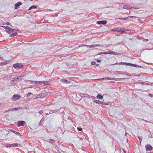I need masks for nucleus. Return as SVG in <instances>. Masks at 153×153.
Masks as SVG:
<instances>
[{"mask_svg": "<svg viewBox=\"0 0 153 153\" xmlns=\"http://www.w3.org/2000/svg\"><path fill=\"white\" fill-rule=\"evenodd\" d=\"M119 65H126L130 66L132 67H134L136 68H141V67L140 66H139V65H136L134 64H133L132 63H126V62H121L119 64Z\"/></svg>", "mask_w": 153, "mask_h": 153, "instance_id": "f257e3e1", "label": "nucleus"}, {"mask_svg": "<svg viewBox=\"0 0 153 153\" xmlns=\"http://www.w3.org/2000/svg\"><path fill=\"white\" fill-rule=\"evenodd\" d=\"M117 32H120L121 33H125L126 29L123 28L118 27L117 28Z\"/></svg>", "mask_w": 153, "mask_h": 153, "instance_id": "f03ea898", "label": "nucleus"}, {"mask_svg": "<svg viewBox=\"0 0 153 153\" xmlns=\"http://www.w3.org/2000/svg\"><path fill=\"white\" fill-rule=\"evenodd\" d=\"M122 78H111V77H107V78H102V80H104V79H107L108 80H120Z\"/></svg>", "mask_w": 153, "mask_h": 153, "instance_id": "7ed1b4c3", "label": "nucleus"}, {"mask_svg": "<svg viewBox=\"0 0 153 153\" xmlns=\"http://www.w3.org/2000/svg\"><path fill=\"white\" fill-rule=\"evenodd\" d=\"M21 97L20 95L19 94H15L13 96L12 98L14 101H15L20 98Z\"/></svg>", "mask_w": 153, "mask_h": 153, "instance_id": "20e7f679", "label": "nucleus"}, {"mask_svg": "<svg viewBox=\"0 0 153 153\" xmlns=\"http://www.w3.org/2000/svg\"><path fill=\"white\" fill-rule=\"evenodd\" d=\"M121 7H123V8L124 9H130L132 8V7L129 6V5L127 4H122L121 5Z\"/></svg>", "mask_w": 153, "mask_h": 153, "instance_id": "39448f33", "label": "nucleus"}, {"mask_svg": "<svg viewBox=\"0 0 153 153\" xmlns=\"http://www.w3.org/2000/svg\"><path fill=\"white\" fill-rule=\"evenodd\" d=\"M146 149V150L151 151L153 147L152 146L149 144L146 145L145 146Z\"/></svg>", "mask_w": 153, "mask_h": 153, "instance_id": "423d86ee", "label": "nucleus"}, {"mask_svg": "<svg viewBox=\"0 0 153 153\" xmlns=\"http://www.w3.org/2000/svg\"><path fill=\"white\" fill-rule=\"evenodd\" d=\"M107 23V21H99L97 22V24L99 25H105Z\"/></svg>", "mask_w": 153, "mask_h": 153, "instance_id": "0eeeda50", "label": "nucleus"}, {"mask_svg": "<svg viewBox=\"0 0 153 153\" xmlns=\"http://www.w3.org/2000/svg\"><path fill=\"white\" fill-rule=\"evenodd\" d=\"M25 123V122L24 121H20L18 123V125L19 126H24V124Z\"/></svg>", "mask_w": 153, "mask_h": 153, "instance_id": "6e6552de", "label": "nucleus"}, {"mask_svg": "<svg viewBox=\"0 0 153 153\" xmlns=\"http://www.w3.org/2000/svg\"><path fill=\"white\" fill-rule=\"evenodd\" d=\"M80 96L81 97H88V98H91V96H90L89 95L87 94H80Z\"/></svg>", "mask_w": 153, "mask_h": 153, "instance_id": "1a4fd4ad", "label": "nucleus"}, {"mask_svg": "<svg viewBox=\"0 0 153 153\" xmlns=\"http://www.w3.org/2000/svg\"><path fill=\"white\" fill-rule=\"evenodd\" d=\"M22 3L21 2H19L17 3L15 5V9H17L18 7H19L20 5H22Z\"/></svg>", "mask_w": 153, "mask_h": 153, "instance_id": "9d476101", "label": "nucleus"}, {"mask_svg": "<svg viewBox=\"0 0 153 153\" xmlns=\"http://www.w3.org/2000/svg\"><path fill=\"white\" fill-rule=\"evenodd\" d=\"M45 94L44 93H42L38 95L36 97L37 98H42L44 97L45 96Z\"/></svg>", "mask_w": 153, "mask_h": 153, "instance_id": "9b49d317", "label": "nucleus"}, {"mask_svg": "<svg viewBox=\"0 0 153 153\" xmlns=\"http://www.w3.org/2000/svg\"><path fill=\"white\" fill-rule=\"evenodd\" d=\"M30 82L31 83H33V84H39L41 85H42V84L41 83L42 82H39V81H30Z\"/></svg>", "mask_w": 153, "mask_h": 153, "instance_id": "f8f14e48", "label": "nucleus"}, {"mask_svg": "<svg viewBox=\"0 0 153 153\" xmlns=\"http://www.w3.org/2000/svg\"><path fill=\"white\" fill-rule=\"evenodd\" d=\"M15 30L12 29L10 27V28H9L8 30H7V31L8 33L10 34V33L11 32L14 31Z\"/></svg>", "mask_w": 153, "mask_h": 153, "instance_id": "ddd939ff", "label": "nucleus"}, {"mask_svg": "<svg viewBox=\"0 0 153 153\" xmlns=\"http://www.w3.org/2000/svg\"><path fill=\"white\" fill-rule=\"evenodd\" d=\"M98 46H102L101 45H91L89 46V48H94Z\"/></svg>", "mask_w": 153, "mask_h": 153, "instance_id": "4468645a", "label": "nucleus"}, {"mask_svg": "<svg viewBox=\"0 0 153 153\" xmlns=\"http://www.w3.org/2000/svg\"><path fill=\"white\" fill-rule=\"evenodd\" d=\"M60 81L64 83H69L70 82V81L66 79H61Z\"/></svg>", "mask_w": 153, "mask_h": 153, "instance_id": "2eb2a0df", "label": "nucleus"}, {"mask_svg": "<svg viewBox=\"0 0 153 153\" xmlns=\"http://www.w3.org/2000/svg\"><path fill=\"white\" fill-rule=\"evenodd\" d=\"M39 82H42L41 83L42 84L43 83V85H47L49 84V82L47 81H39Z\"/></svg>", "mask_w": 153, "mask_h": 153, "instance_id": "dca6fc26", "label": "nucleus"}, {"mask_svg": "<svg viewBox=\"0 0 153 153\" xmlns=\"http://www.w3.org/2000/svg\"><path fill=\"white\" fill-rule=\"evenodd\" d=\"M94 102L97 104H102V102L100 101L99 100H94Z\"/></svg>", "mask_w": 153, "mask_h": 153, "instance_id": "f3484780", "label": "nucleus"}, {"mask_svg": "<svg viewBox=\"0 0 153 153\" xmlns=\"http://www.w3.org/2000/svg\"><path fill=\"white\" fill-rule=\"evenodd\" d=\"M38 6L35 5H32L28 9V10H31L33 9L36 8Z\"/></svg>", "mask_w": 153, "mask_h": 153, "instance_id": "a211bd4d", "label": "nucleus"}, {"mask_svg": "<svg viewBox=\"0 0 153 153\" xmlns=\"http://www.w3.org/2000/svg\"><path fill=\"white\" fill-rule=\"evenodd\" d=\"M13 66L15 68H19V63L15 64L13 65Z\"/></svg>", "mask_w": 153, "mask_h": 153, "instance_id": "6ab92c4d", "label": "nucleus"}, {"mask_svg": "<svg viewBox=\"0 0 153 153\" xmlns=\"http://www.w3.org/2000/svg\"><path fill=\"white\" fill-rule=\"evenodd\" d=\"M11 145H12V147H18L20 146V144L17 143H14L13 144H11Z\"/></svg>", "mask_w": 153, "mask_h": 153, "instance_id": "aec40b11", "label": "nucleus"}, {"mask_svg": "<svg viewBox=\"0 0 153 153\" xmlns=\"http://www.w3.org/2000/svg\"><path fill=\"white\" fill-rule=\"evenodd\" d=\"M97 97L99 99H102L103 98V97L102 96H101L100 94H98L97 96Z\"/></svg>", "mask_w": 153, "mask_h": 153, "instance_id": "412c9836", "label": "nucleus"}, {"mask_svg": "<svg viewBox=\"0 0 153 153\" xmlns=\"http://www.w3.org/2000/svg\"><path fill=\"white\" fill-rule=\"evenodd\" d=\"M17 33L16 32H15L14 33H13L10 35V36L13 37L14 36H16L17 35Z\"/></svg>", "mask_w": 153, "mask_h": 153, "instance_id": "4be33fe9", "label": "nucleus"}, {"mask_svg": "<svg viewBox=\"0 0 153 153\" xmlns=\"http://www.w3.org/2000/svg\"><path fill=\"white\" fill-rule=\"evenodd\" d=\"M112 51H108V52H104V53L105 54H112L113 53H112Z\"/></svg>", "mask_w": 153, "mask_h": 153, "instance_id": "5701e85b", "label": "nucleus"}, {"mask_svg": "<svg viewBox=\"0 0 153 153\" xmlns=\"http://www.w3.org/2000/svg\"><path fill=\"white\" fill-rule=\"evenodd\" d=\"M15 134H16V135H20V134L19 132H17V131H12Z\"/></svg>", "mask_w": 153, "mask_h": 153, "instance_id": "b1692460", "label": "nucleus"}, {"mask_svg": "<svg viewBox=\"0 0 153 153\" xmlns=\"http://www.w3.org/2000/svg\"><path fill=\"white\" fill-rule=\"evenodd\" d=\"M56 111L55 110H51L50 111L49 114H52L53 113L55 112Z\"/></svg>", "mask_w": 153, "mask_h": 153, "instance_id": "393cba45", "label": "nucleus"}, {"mask_svg": "<svg viewBox=\"0 0 153 153\" xmlns=\"http://www.w3.org/2000/svg\"><path fill=\"white\" fill-rule=\"evenodd\" d=\"M137 84H140L142 85H144L145 84V82H139L137 83Z\"/></svg>", "mask_w": 153, "mask_h": 153, "instance_id": "a878e982", "label": "nucleus"}, {"mask_svg": "<svg viewBox=\"0 0 153 153\" xmlns=\"http://www.w3.org/2000/svg\"><path fill=\"white\" fill-rule=\"evenodd\" d=\"M53 140L51 139L50 140V141H48V142L51 143L52 144H53Z\"/></svg>", "mask_w": 153, "mask_h": 153, "instance_id": "bb28decb", "label": "nucleus"}, {"mask_svg": "<svg viewBox=\"0 0 153 153\" xmlns=\"http://www.w3.org/2000/svg\"><path fill=\"white\" fill-rule=\"evenodd\" d=\"M138 137L139 139L140 143H141L142 140V137H140L139 136H138Z\"/></svg>", "mask_w": 153, "mask_h": 153, "instance_id": "cd10ccee", "label": "nucleus"}, {"mask_svg": "<svg viewBox=\"0 0 153 153\" xmlns=\"http://www.w3.org/2000/svg\"><path fill=\"white\" fill-rule=\"evenodd\" d=\"M22 77H23L22 76H19L17 77V78H18V80H20L22 78Z\"/></svg>", "mask_w": 153, "mask_h": 153, "instance_id": "c85d7f7f", "label": "nucleus"}, {"mask_svg": "<svg viewBox=\"0 0 153 153\" xmlns=\"http://www.w3.org/2000/svg\"><path fill=\"white\" fill-rule=\"evenodd\" d=\"M0 65H6V63H4V62H2L1 63Z\"/></svg>", "mask_w": 153, "mask_h": 153, "instance_id": "c756f323", "label": "nucleus"}, {"mask_svg": "<svg viewBox=\"0 0 153 153\" xmlns=\"http://www.w3.org/2000/svg\"><path fill=\"white\" fill-rule=\"evenodd\" d=\"M119 19L121 20H126V18H119Z\"/></svg>", "mask_w": 153, "mask_h": 153, "instance_id": "7c9ffc66", "label": "nucleus"}, {"mask_svg": "<svg viewBox=\"0 0 153 153\" xmlns=\"http://www.w3.org/2000/svg\"><path fill=\"white\" fill-rule=\"evenodd\" d=\"M31 94H32V93H30V92H28V93L27 94H26V95L27 96H30Z\"/></svg>", "mask_w": 153, "mask_h": 153, "instance_id": "2f4dec72", "label": "nucleus"}, {"mask_svg": "<svg viewBox=\"0 0 153 153\" xmlns=\"http://www.w3.org/2000/svg\"><path fill=\"white\" fill-rule=\"evenodd\" d=\"M2 27H3L4 28L7 29V30H8L9 29V28H10V27H8V26H6V27H5V26H2Z\"/></svg>", "mask_w": 153, "mask_h": 153, "instance_id": "473e14b6", "label": "nucleus"}, {"mask_svg": "<svg viewBox=\"0 0 153 153\" xmlns=\"http://www.w3.org/2000/svg\"><path fill=\"white\" fill-rule=\"evenodd\" d=\"M77 129L79 131H81L82 130V128L79 127H77Z\"/></svg>", "mask_w": 153, "mask_h": 153, "instance_id": "72a5a7b5", "label": "nucleus"}, {"mask_svg": "<svg viewBox=\"0 0 153 153\" xmlns=\"http://www.w3.org/2000/svg\"><path fill=\"white\" fill-rule=\"evenodd\" d=\"M24 68V66L23 65H19V68Z\"/></svg>", "mask_w": 153, "mask_h": 153, "instance_id": "f704fd0d", "label": "nucleus"}, {"mask_svg": "<svg viewBox=\"0 0 153 153\" xmlns=\"http://www.w3.org/2000/svg\"><path fill=\"white\" fill-rule=\"evenodd\" d=\"M96 64V62L95 61H93L91 62V64L92 65H94Z\"/></svg>", "mask_w": 153, "mask_h": 153, "instance_id": "c9c22d12", "label": "nucleus"}, {"mask_svg": "<svg viewBox=\"0 0 153 153\" xmlns=\"http://www.w3.org/2000/svg\"><path fill=\"white\" fill-rule=\"evenodd\" d=\"M121 72H120V71H116L115 72V74H116V73H117L119 74H120V73H121Z\"/></svg>", "mask_w": 153, "mask_h": 153, "instance_id": "e433bc0d", "label": "nucleus"}, {"mask_svg": "<svg viewBox=\"0 0 153 153\" xmlns=\"http://www.w3.org/2000/svg\"><path fill=\"white\" fill-rule=\"evenodd\" d=\"M126 20L129 19H131V16H128L127 17H126Z\"/></svg>", "mask_w": 153, "mask_h": 153, "instance_id": "4c0bfd02", "label": "nucleus"}, {"mask_svg": "<svg viewBox=\"0 0 153 153\" xmlns=\"http://www.w3.org/2000/svg\"><path fill=\"white\" fill-rule=\"evenodd\" d=\"M117 28L113 29L112 30V31H117Z\"/></svg>", "mask_w": 153, "mask_h": 153, "instance_id": "58836bf2", "label": "nucleus"}, {"mask_svg": "<svg viewBox=\"0 0 153 153\" xmlns=\"http://www.w3.org/2000/svg\"><path fill=\"white\" fill-rule=\"evenodd\" d=\"M102 105H107L108 104L106 102H102Z\"/></svg>", "mask_w": 153, "mask_h": 153, "instance_id": "ea45409f", "label": "nucleus"}, {"mask_svg": "<svg viewBox=\"0 0 153 153\" xmlns=\"http://www.w3.org/2000/svg\"><path fill=\"white\" fill-rule=\"evenodd\" d=\"M13 109H9V110H8L7 111V110H5V111H13Z\"/></svg>", "mask_w": 153, "mask_h": 153, "instance_id": "a19ab883", "label": "nucleus"}, {"mask_svg": "<svg viewBox=\"0 0 153 153\" xmlns=\"http://www.w3.org/2000/svg\"><path fill=\"white\" fill-rule=\"evenodd\" d=\"M112 53H113L112 54H115V55H116L117 54V53L115 52H113V51H112Z\"/></svg>", "mask_w": 153, "mask_h": 153, "instance_id": "79ce46f5", "label": "nucleus"}, {"mask_svg": "<svg viewBox=\"0 0 153 153\" xmlns=\"http://www.w3.org/2000/svg\"><path fill=\"white\" fill-rule=\"evenodd\" d=\"M13 110H16L18 109V108H15L13 109Z\"/></svg>", "mask_w": 153, "mask_h": 153, "instance_id": "37998d69", "label": "nucleus"}, {"mask_svg": "<svg viewBox=\"0 0 153 153\" xmlns=\"http://www.w3.org/2000/svg\"><path fill=\"white\" fill-rule=\"evenodd\" d=\"M91 96V97L92 99H94L96 98V97H94V96Z\"/></svg>", "mask_w": 153, "mask_h": 153, "instance_id": "c03bdc74", "label": "nucleus"}, {"mask_svg": "<svg viewBox=\"0 0 153 153\" xmlns=\"http://www.w3.org/2000/svg\"><path fill=\"white\" fill-rule=\"evenodd\" d=\"M136 18V17L134 16H131V18Z\"/></svg>", "mask_w": 153, "mask_h": 153, "instance_id": "a18cd8bd", "label": "nucleus"}, {"mask_svg": "<svg viewBox=\"0 0 153 153\" xmlns=\"http://www.w3.org/2000/svg\"><path fill=\"white\" fill-rule=\"evenodd\" d=\"M17 80H18V78H17L14 79V80L15 81H16Z\"/></svg>", "mask_w": 153, "mask_h": 153, "instance_id": "49530a36", "label": "nucleus"}, {"mask_svg": "<svg viewBox=\"0 0 153 153\" xmlns=\"http://www.w3.org/2000/svg\"><path fill=\"white\" fill-rule=\"evenodd\" d=\"M101 61L100 60H99V59H98L97 60V62H100Z\"/></svg>", "mask_w": 153, "mask_h": 153, "instance_id": "de8ad7c7", "label": "nucleus"}, {"mask_svg": "<svg viewBox=\"0 0 153 153\" xmlns=\"http://www.w3.org/2000/svg\"><path fill=\"white\" fill-rule=\"evenodd\" d=\"M83 45V46H86V47H88V46H89V45Z\"/></svg>", "mask_w": 153, "mask_h": 153, "instance_id": "09e8293b", "label": "nucleus"}, {"mask_svg": "<svg viewBox=\"0 0 153 153\" xmlns=\"http://www.w3.org/2000/svg\"><path fill=\"white\" fill-rule=\"evenodd\" d=\"M14 81V79H12V80L10 81V83H11V84H12V83H11V82H13V81Z\"/></svg>", "mask_w": 153, "mask_h": 153, "instance_id": "8fccbe9b", "label": "nucleus"}, {"mask_svg": "<svg viewBox=\"0 0 153 153\" xmlns=\"http://www.w3.org/2000/svg\"><path fill=\"white\" fill-rule=\"evenodd\" d=\"M148 95L149 96H150V97H152V95L150 94H148Z\"/></svg>", "mask_w": 153, "mask_h": 153, "instance_id": "3c124183", "label": "nucleus"}, {"mask_svg": "<svg viewBox=\"0 0 153 153\" xmlns=\"http://www.w3.org/2000/svg\"><path fill=\"white\" fill-rule=\"evenodd\" d=\"M123 150L124 153H126V151L124 149H123Z\"/></svg>", "mask_w": 153, "mask_h": 153, "instance_id": "603ef678", "label": "nucleus"}, {"mask_svg": "<svg viewBox=\"0 0 153 153\" xmlns=\"http://www.w3.org/2000/svg\"><path fill=\"white\" fill-rule=\"evenodd\" d=\"M105 54V53H104V52H101L99 54Z\"/></svg>", "mask_w": 153, "mask_h": 153, "instance_id": "864d4df0", "label": "nucleus"}, {"mask_svg": "<svg viewBox=\"0 0 153 153\" xmlns=\"http://www.w3.org/2000/svg\"><path fill=\"white\" fill-rule=\"evenodd\" d=\"M145 83V84L146 85H150V84H149V83Z\"/></svg>", "mask_w": 153, "mask_h": 153, "instance_id": "5fc2aeb1", "label": "nucleus"}, {"mask_svg": "<svg viewBox=\"0 0 153 153\" xmlns=\"http://www.w3.org/2000/svg\"><path fill=\"white\" fill-rule=\"evenodd\" d=\"M4 62V63H6V64H7V63H8L7 61H5Z\"/></svg>", "mask_w": 153, "mask_h": 153, "instance_id": "6e6d98bb", "label": "nucleus"}, {"mask_svg": "<svg viewBox=\"0 0 153 153\" xmlns=\"http://www.w3.org/2000/svg\"><path fill=\"white\" fill-rule=\"evenodd\" d=\"M14 76V75H12L11 74H10V76Z\"/></svg>", "mask_w": 153, "mask_h": 153, "instance_id": "4d7b16f0", "label": "nucleus"}, {"mask_svg": "<svg viewBox=\"0 0 153 153\" xmlns=\"http://www.w3.org/2000/svg\"><path fill=\"white\" fill-rule=\"evenodd\" d=\"M9 147H11L12 146V145H11V144H10L9 145Z\"/></svg>", "mask_w": 153, "mask_h": 153, "instance_id": "13d9d810", "label": "nucleus"}, {"mask_svg": "<svg viewBox=\"0 0 153 153\" xmlns=\"http://www.w3.org/2000/svg\"><path fill=\"white\" fill-rule=\"evenodd\" d=\"M120 74H125V73H121Z\"/></svg>", "mask_w": 153, "mask_h": 153, "instance_id": "bf43d9fd", "label": "nucleus"}, {"mask_svg": "<svg viewBox=\"0 0 153 153\" xmlns=\"http://www.w3.org/2000/svg\"><path fill=\"white\" fill-rule=\"evenodd\" d=\"M6 24H7V25H10L9 23L8 22H7V23Z\"/></svg>", "mask_w": 153, "mask_h": 153, "instance_id": "052dcab7", "label": "nucleus"}, {"mask_svg": "<svg viewBox=\"0 0 153 153\" xmlns=\"http://www.w3.org/2000/svg\"><path fill=\"white\" fill-rule=\"evenodd\" d=\"M126 75H128V76H130L129 74H126Z\"/></svg>", "mask_w": 153, "mask_h": 153, "instance_id": "680f3d73", "label": "nucleus"}, {"mask_svg": "<svg viewBox=\"0 0 153 153\" xmlns=\"http://www.w3.org/2000/svg\"><path fill=\"white\" fill-rule=\"evenodd\" d=\"M82 46H83V45H81L80 46V47H82Z\"/></svg>", "mask_w": 153, "mask_h": 153, "instance_id": "e2e57ef3", "label": "nucleus"}, {"mask_svg": "<svg viewBox=\"0 0 153 153\" xmlns=\"http://www.w3.org/2000/svg\"><path fill=\"white\" fill-rule=\"evenodd\" d=\"M151 85H153V83H151Z\"/></svg>", "mask_w": 153, "mask_h": 153, "instance_id": "0e129e2a", "label": "nucleus"}, {"mask_svg": "<svg viewBox=\"0 0 153 153\" xmlns=\"http://www.w3.org/2000/svg\"><path fill=\"white\" fill-rule=\"evenodd\" d=\"M99 65V64H96V66H97L98 65Z\"/></svg>", "mask_w": 153, "mask_h": 153, "instance_id": "69168bd1", "label": "nucleus"}, {"mask_svg": "<svg viewBox=\"0 0 153 153\" xmlns=\"http://www.w3.org/2000/svg\"><path fill=\"white\" fill-rule=\"evenodd\" d=\"M151 83H150L149 84H150V85H151Z\"/></svg>", "mask_w": 153, "mask_h": 153, "instance_id": "338daca9", "label": "nucleus"}, {"mask_svg": "<svg viewBox=\"0 0 153 153\" xmlns=\"http://www.w3.org/2000/svg\"><path fill=\"white\" fill-rule=\"evenodd\" d=\"M152 153H153V152Z\"/></svg>", "mask_w": 153, "mask_h": 153, "instance_id": "774afa93", "label": "nucleus"}]
</instances>
